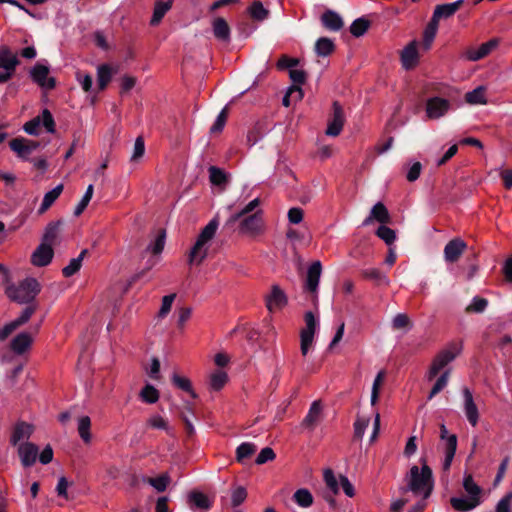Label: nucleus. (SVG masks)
I'll return each instance as SVG.
<instances>
[{"instance_id": "nucleus-31", "label": "nucleus", "mask_w": 512, "mask_h": 512, "mask_svg": "<svg viewBox=\"0 0 512 512\" xmlns=\"http://www.w3.org/2000/svg\"><path fill=\"white\" fill-rule=\"evenodd\" d=\"M32 340L33 337L31 334L22 332L11 341V349L16 354H22L30 347Z\"/></svg>"}, {"instance_id": "nucleus-7", "label": "nucleus", "mask_w": 512, "mask_h": 512, "mask_svg": "<svg viewBox=\"0 0 512 512\" xmlns=\"http://www.w3.org/2000/svg\"><path fill=\"white\" fill-rule=\"evenodd\" d=\"M305 327L300 332V350L306 356L313 346L318 322L311 311L305 313Z\"/></svg>"}, {"instance_id": "nucleus-22", "label": "nucleus", "mask_w": 512, "mask_h": 512, "mask_svg": "<svg viewBox=\"0 0 512 512\" xmlns=\"http://www.w3.org/2000/svg\"><path fill=\"white\" fill-rule=\"evenodd\" d=\"M33 433V426L26 422H18L15 424L10 442L13 446H19L23 442H27Z\"/></svg>"}, {"instance_id": "nucleus-25", "label": "nucleus", "mask_w": 512, "mask_h": 512, "mask_svg": "<svg viewBox=\"0 0 512 512\" xmlns=\"http://www.w3.org/2000/svg\"><path fill=\"white\" fill-rule=\"evenodd\" d=\"M450 503L456 511L467 512L479 506L481 499L471 496L453 497L451 498Z\"/></svg>"}, {"instance_id": "nucleus-10", "label": "nucleus", "mask_w": 512, "mask_h": 512, "mask_svg": "<svg viewBox=\"0 0 512 512\" xmlns=\"http://www.w3.org/2000/svg\"><path fill=\"white\" fill-rule=\"evenodd\" d=\"M43 125L47 132L54 133L55 132V122L51 112L48 109H44L42 111L41 116H37L32 120L26 122L23 126V129L29 135H38L39 127Z\"/></svg>"}, {"instance_id": "nucleus-62", "label": "nucleus", "mask_w": 512, "mask_h": 512, "mask_svg": "<svg viewBox=\"0 0 512 512\" xmlns=\"http://www.w3.org/2000/svg\"><path fill=\"white\" fill-rule=\"evenodd\" d=\"M144 153H145L144 139L141 136H139L136 138L135 143H134V148H133V152L131 155V161H133V162L138 161L139 159H141L143 157Z\"/></svg>"}, {"instance_id": "nucleus-55", "label": "nucleus", "mask_w": 512, "mask_h": 512, "mask_svg": "<svg viewBox=\"0 0 512 512\" xmlns=\"http://www.w3.org/2000/svg\"><path fill=\"white\" fill-rule=\"evenodd\" d=\"M384 377H385V372L382 370V371L378 372V374L376 375V377L374 379V382H373V385H372V390H371V400H370L371 401V405H373V406L378 401L380 387L382 385Z\"/></svg>"}, {"instance_id": "nucleus-48", "label": "nucleus", "mask_w": 512, "mask_h": 512, "mask_svg": "<svg viewBox=\"0 0 512 512\" xmlns=\"http://www.w3.org/2000/svg\"><path fill=\"white\" fill-rule=\"evenodd\" d=\"M365 278L374 280L379 285H388L389 279L377 268H368L362 272Z\"/></svg>"}, {"instance_id": "nucleus-49", "label": "nucleus", "mask_w": 512, "mask_h": 512, "mask_svg": "<svg viewBox=\"0 0 512 512\" xmlns=\"http://www.w3.org/2000/svg\"><path fill=\"white\" fill-rule=\"evenodd\" d=\"M146 482L151 485L156 491L163 492L166 490L168 484L170 483V477L167 473H164L155 478H147Z\"/></svg>"}, {"instance_id": "nucleus-2", "label": "nucleus", "mask_w": 512, "mask_h": 512, "mask_svg": "<svg viewBox=\"0 0 512 512\" xmlns=\"http://www.w3.org/2000/svg\"><path fill=\"white\" fill-rule=\"evenodd\" d=\"M405 486L400 488L404 495L411 492L414 497L426 500L433 490L432 470L423 463L422 467L414 465L404 477Z\"/></svg>"}, {"instance_id": "nucleus-27", "label": "nucleus", "mask_w": 512, "mask_h": 512, "mask_svg": "<svg viewBox=\"0 0 512 512\" xmlns=\"http://www.w3.org/2000/svg\"><path fill=\"white\" fill-rule=\"evenodd\" d=\"M322 25L330 31H339L342 29L344 23L341 16L332 10H327L321 16Z\"/></svg>"}, {"instance_id": "nucleus-63", "label": "nucleus", "mask_w": 512, "mask_h": 512, "mask_svg": "<svg viewBox=\"0 0 512 512\" xmlns=\"http://www.w3.org/2000/svg\"><path fill=\"white\" fill-rule=\"evenodd\" d=\"M496 512H512V492H508L502 497L495 508Z\"/></svg>"}, {"instance_id": "nucleus-29", "label": "nucleus", "mask_w": 512, "mask_h": 512, "mask_svg": "<svg viewBox=\"0 0 512 512\" xmlns=\"http://www.w3.org/2000/svg\"><path fill=\"white\" fill-rule=\"evenodd\" d=\"M173 0H157L154 5L153 15L150 20L151 26H157L172 8Z\"/></svg>"}, {"instance_id": "nucleus-42", "label": "nucleus", "mask_w": 512, "mask_h": 512, "mask_svg": "<svg viewBox=\"0 0 512 512\" xmlns=\"http://www.w3.org/2000/svg\"><path fill=\"white\" fill-rule=\"evenodd\" d=\"M248 12L250 16L256 21H263L269 15V11L259 1H254L248 8Z\"/></svg>"}, {"instance_id": "nucleus-15", "label": "nucleus", "mask_w": 512, "mask_h": 512, "mask_svg": "<svg viewBox=\"0 0 512 512\" xmlns=\"http://www.w3.org/2000/svg\"><path fill=\"white\" fill-rule=\"evenodd\" d=\"M466 248V242L460 237L451 239L444 247V260L447 263L457 262L465 252Z\"/></svg>"}, {"instance_id": "nucleus-9", "label": "nucleus", "mask_w": 512, "mask_h": 512, "mask_svg": "<svg viewBox=\"0 0 512 512\" xmlns=\"http://www.w3.org/2000/svg\"><path fill=\"white\" fill-rule=\"evenodd\" d=\"M49 74L50 67L42 62H37L29 71L32 81L45 90L54 89L56 86L55 78Z\"/></svg>"}, {"instance_id": "nucleus-34", "label": "nucleus", "mask_w": 512, "mask_h": 512, "mask_svg": "<svg viewBox=\"0 0 512 512\" xmlns=\"http://www.w3.org/2000/svg\"><path fill=\"white\" fill-rule=\"evenodd\" d=\"M114 71L111 66L102 64L97 68V84L99 90H104L112 79Z\"/></svg>"}, {"instance_id": "nucleus-24", "label": "nucleus", "mask_w": 512, "mask_h": 512, "mask_svg": "<svg viewBox=\"0 0 512 512\" xmlns=\"http://www.w3.org/2000/svg\"><path fill=\"white\" fill-rule=\"evenodd\" d=\"M322 416V405L320 401H314L305 416L302 426L309 429L314 430L317 424L320 422Z\"/></svg>"}, {"instance_id": "nucleus-23", "label": "nucleus", "mask_w": 512, "mask_h": 512, "mask_svg": "<svg viewBox=\"0 0 512 512\" xmlns=\"http://www.w3.org/2000/svg\"><path fill=\"white\" fill-rule=\"evenodd\" d=\"M373 221H377L382 224H386L390 221V215L382 202L376 203L371 211L369 216L363 221V226H367L371 224Z\"/></svg>"}, {"instance_id": "nucleus-16", "label": "nucleus", "mask_w": 512, "mask_h": 512, "mask_svg": "<svg viewBox=\"0 0 512 512\" xmlns=\"http://www.w3.org/2000/svg\"><path fill=\"white\" fill-rule=\"evenodd\" d=\"M449 100L441 97H432L427 100L426 114L430 119H438L450 110Z\"/></svg>"}, {"instance_id": "nucleus-11", "label": "nucleus", "mask_w": 512, "mask_h": 512, "mask_svg": "<svg viewBox=\"0 0 512 512\" xmlns=\"http://www.w3.org/2000/svg\"><path fill=\"white\" fill-rule=\"evenodd\" d=\"M263 229L264 221L261 210L244 217L239 224V233L247 236H257L263 232Z\"/></svg>"}, {"instance_id": "nucleus-35", "label": "nucleus", "mask_w": 512, "mask_h": 512, "mask_svg": "<svg viewBox=\"0 0 512 512\" xmlns=\"http://www.w3.org/2000/svg\"><path fill=\"white\" fill-rule=\"evenodd\" d=\"M86 254H87V249H84L80 252V254L76 258H72L69 261V264L62 269L63 275L65 277H71L74 274H76L80 270V268L82 266V262H83Z\"/></svg>"}, {"instance_id": "nucleus-41", "label": "nucleus", "mask_w": 512, "mask_h": 512, "mask_svg": "<svg viewBox=\"0 0 512 512\" xmlns=\"http://www.w3.org/2000/svg\"><path fill=\"white\" fill-rule=\"evenodd\" d=\"M90 427L91 419L89 416H81L78 419V433L85 443H89L91 441Z\"/></svg>"}, {"instance_id": "nucleus-37", "label": "nucleus", "mask_w": 512, "mask_h": 512, "mask_svg": "<svg viewBox=\"0 0 512 512\" xmlns=\"http://www.w3.org/2000/svg\"><path fill=\"white\" fill-rule=\"evenodd\" d=\"M63 191V185L59 184L56 187H54L52 190L48 191L43 198V201L41 203V206L39 208V212L43 213L45 212L60 196V194Z\"/></svg>"}, {"instance_id": "nucleus-47", "label": "nucleus", "mask_w": 512, "mask_h": 512, "mask_svg": "<svg viewBox=\"0 0 512 512\" xmlns=\"http://www.w3.org/2000/svg\"><path fill=\"white\" fill-rule=\"evenodd\" d=\"M140 398L145 403L154 404L159 399V392H158V390L154 386H152L150 384H147L141 390Z\"/></svg>"}, {"instance_id": "nucleus-53", "label": "nucleus", "mask_w": 512, "mask_h": 512, "mask_svg": "<svg viewBox=\"0 0 512 512\" xmlns=\"http://www.w3.org/2000/svg\"><path fill=\"white\" fill-rule=\"evenodd\" d=\"M488 306V301L482 297H474L471 303L466 307L467 313H482Z\"/></svg>"}, {"instance_id": "nucleus-58", "label": "nucleus", "mask_w": 512, "mask_h": 512, "mask_svg": "<svg viewBox=\"0 0 512 512\" xmlns=\"http://www.w3.org/2000/svg\"><path fill=\"white\" fill-rule=\"evenodd\" d=\"M175 298H176V294L175 293L166 295V296H164L162 298L161 307H160V310L158 312V317L159 318H165L169 314V312L171 311L172 304H173Z\"/></svg>"}, {"instance_id": "nucleus-43", "label": "nucleus", "mask_w": 512, "mask_h": 512, "mask_svg": "<svg viewBox=\"0 0 512 512\" xmlns=\"http://www.w3.org/2000/svg\"><path fill=\"white\" fill-rule=\"evenodd\" d=\"M370 27V22L369 20L361 17V18H358L356 20H354L350 26V33L354 36V37H361L363 36L367 30L369 29Z\"/></svg>"}, {"instance_id": "nucleus-59", "label": "nucleus", "mask_w": 512, "mask_h": 512, "mask_svg": "<svg viewBox=\"0 0 512 512\" xmlns=\"http://www.w3.org/2000/svg\"><path fill=\"white\" fill-rule=\"evenodd\" d=\"M172 382L174 385H176L178 388L188 392L191 394L192 397H196L195 392L192 390L191 382L189 379L185 377H181L177 374H173L172 376Z\"/></svg>"}, {"instance_id": "nucleus-4", "label": "nucleus", "mask_w": 512, "mask_h": 512, "mask_svg": "<svg viewBox=\"0 0 512 512\" xmlns=\"http://www.w3.org/2000/svg\"><path fill=\"white\" fill-rule=\"evenodd\" d=\"M39 291L40 285L37 280L27 278L18 285L9 286L6 290V294L12 301L23 304L31 302Z\"/></svg>"}, {"instance_id": "nucleus-39", "label": "nucleus", "mask_w": 512, "mask_h": 512, "mask_svg": "<svg viewBox=\"0 0 512 512\" xmlns=\"http://www.w3.org/2000/svg\"><path fill=\"white\" fill-rule=\"evenodd\" d=\"M463 488L471 497H477L481 499L482 489L481 487L474 481L471 474H465L463 478Z\"/></svg>"}, {"instance_id": "nucleus-33", "label": "nucleus", "mask_w": 512, "mask_h": 512, "mask_svg": "<svg viewBox=\"0 0 512 512\" xmlns=\"http://www.w3.org/2000/svg\"><path fill=\"white\" fill-rule=\"evenodd\" d=\"M314 49L317 56L327 57L335 50V44L330 38L321 37L316 41Z\"/></svg>"}, {"instance_id": "nucleus-61", "label": "nucleus", "mask_w": 512, "mask_h": 512, "mask_svg": "<svg viewBox=\"0 0 512 512\" xmlns=\"http://www.w3.org/2000/svg\"><path fill=\"white\" fill-rule=\"evenodd\" d=\"M228 115L227 107H224L221 112L218 114L214 124L210 128L211 133H219L223 130Z\"/></svg>"}, {"instance_id": "nucleus-64", "label": "nucleus", "mask_w": 512, "mask_h": 512, "mask_svg": "<svg viewBox=\"0 0 512 512\" xmlns=\"http://www.w3.org/2000/svg\"><path fill=\"white\" fill-rule=\"evenodd\" d=\"M392 326L394 329H406L411 326L409 317L404 313L397 314L392 320Z\"/></svg>"}, {"instance_id": "nucleus-14", "label": "nucleus", "mask_w": 512, "mask_h": 512, "mask_svg": "<svg viewBox=\"0 0 512 512\" xmlns=\"http://www.w3.org/2000/svg\"><path fill=\"white\" fill-rule=\"evenodd\" d=\"M266 307L271 313L282 310L288 303L286 293L279 285H272L271 291L265 296Z\"/></svg>"}, {"instance_id": "nucleus-45", "label": "nucleus", "mask_w": 512, "mask_h": 512, "mask_svg": "<svg viewBox=\"0 0 512 512\" xmlns=\"http://www.w3.org/2000/svg\"><path fill=\"white\" fill-rule=\"evenodd\" d=\"M260 204V200L258 198L253 199L247 205L243 207L239 212L230 216L228 223H235L240 220L242 217L248 215L253 212Z\"/></svg>"}, {"instance_id": "nucleus-5", "label": "nucleus", "mask_w": 512, "mask_h": 512, "mask_svg": "<svg viewBox=\"0 0 512 512\" xmlns=\"http://www.w3.org/2000/svg\"><path fill=\"white\" fill-rule=\"evenodd\" d=\"M19 65V59L16 53L7 45L0 46V83L8 82L14 75L17 66Z\"/></svg>"}, {"instance_id": "nucleus-6", "label": "nucleus", "mask_w": 512, "mask_h": 512, "mask_svg": "<svg viewBox=\"0 0 512 512\" xmlns=\"http://www.w3.org/2000/svg\"><path fill=\"white\" fill-rule=\"evenodd\" d=\"M323 478L327 488L334 494H338L340 490V486L342 487L343 492L348 497H353L355 495V489L349 479L340 475L339 479L335 476L332 469L327 468L323 471Z\"/></svg>"}, {"instance_id": "nucleus-38", "label": "nucleus", "mask_w": 512, "mask_h": 512, "mask_svg": "<svg viewBox=\"0 0 512 512\" xmlns=\"http://www.w3.org/2000/svg\"><path fill=\"white\" fill-rule=\"evenodd\" d=\"M256 450V445L251 442L241 443L236 449V460L239 463H244V461L250 458Z\"/></svg>"}, {"instance_id": "nucleus-52", "label": "nucleus", "mask_w": 512, "mask_h": 512, "mask_svg": "<svg viewBox=\"0 0 512 512\" xmlns=\"http://www.w3.org/2000/svg\"><path fill=\"white\" fill-rule=\"evenodd\" d=\"M370 423V417L369 416H357V419L354 423V435L358 439H362L367 427Z\"/></svg>"}, {"instance_id": "nucleus-26", "label": "nucleus", "mask_w": 512, "mask_h": 512, "mask_svg": "<svg viewBox=\"0 0 512 512\" xmlns=\"http://www.w3.org/2000/svg\"><path fill=\"white\" fill-rule=\"evenodd\" d=\"M464 0H457L452 3L437 5L432 16V20L438 23L441 18H449L456 13V11L463 4Z\"/></svg>"}, {"instance_id": "nucleus-51", "label": "nucleus", "mask_w": 512, "mask_h": 512, "mask_svg": "<svg viewBox=\"0 0 512 512\" xmlns=\"http://www.w3.org/2000/svg\"><path fill=\"white\" fill-rule=\"evenodd\" d=\"M228 380L227 373L224 371H215L210 376V386L214 390H220Z\"/></svg>"}, {"instance_id": "nucleus-3", "label": "nucleus", "mask_w": 512, "mask_h": 512, "mask_svg": "<svg viewBox=\"0 0 512 512\" xmlns=\"http://www.w3.org/2000/svg\"><path fill=\"white\" fill-rule=\"evenodd\" d=\"M219 222L216 218L210 220V222L202 229L198 238L190 250L189 253V264L199 265L207 257L209 242L214 238L218 229Z\"/></svg>"}, {"instance_id": "nucleus-28", "label": "nucleus", "mask_w": 512, "mask_h": 512, "mask_svg": "<svg viewBox=\"0 0 512 512\" xmlns=\"http://www.w3.org/2000/svg\"><path fill=\"white\" fill-rule=\"evenodd\" d=\"M187 503L191 509L209 510L211 501L202 492L191 491L187 496Z\"/></svg>"}, {"instance_id": "nucleus-20", "label": "nucleus", "mask_w": 512, "mask_h": 512, "mask_svg": "<svg viewBox=\"0 0 512 512\" xmlns=\"http://www.w3.org/2000/svg\"><path fill=\"white\" fill-rule=\"evenodd\" d=\"M18 455L24 467L32 466L37 459L38 447L31 442H23L17 446Z\"/></svg>"}, {"instance_id": "nucleus-1", "label": "nucleus", "mask_w": 512, "mask_h": 512, "mask_svg": "<svg viewBox=\"0 0 512 512\" xmlns=\"http://www.w3.org/2000/svg\"><path fill=\"white\" fill-rule=\"evenodd\" d=\"M461 351V343H450L433 358L426 374V378L428 381H432L439 373H441V375L435 381L428 395L429 400L435 397L448 385L451 375V368L448 367V365L453 362L458 355H460Z\"/></svg>"}, {"instance_id": "nucleus-32", "label": "nucleus", "mask_w": 512, "mask_h": 512, "mask_svg": "<svg viewBox=\"0 0 512 512\" xmlns=\"http://www.w3.org/2000/svg\"><path fill=\"white\" fill-rule=\"evenodd\" d=\"M9 146L11 150L23 160H28L29 156L32 154L30 152V148L26 144V138H15L10 141Z\"/></svg>"}, {"instance_id": "nucleus-17", "label": "nucleus", "mask_w": 512, "mask_h": 512, "mask_svg": "<svg viewBox=\"0 0 512 512\" xmlns=\"http://www.w3.org/2000/svg\"><path fill=\"white\" fill-rule=\"evenodd\" d=\"M345 116L341 105L338 102L333 103V115L332 118L328 122V126L326 129V134L328 136L336 137L338 136L344 126Z\"/></svg>"}, {"instance_id": "nucleus-54", "label": "nucleus", "mask_w": 512, "mask_h": 512, "mask_svg": "<svg viewBox=\"0 0 512 512\" xmlns=\"http://www.w3.org/2000/svg\"><path fill=\"white\" fill-rule=\"evenodd\" d=\"M377 236L382 239L387 245L391 246L396 240V233L393 229L381 225L376 232Z\"/></svg>"}, {"instance_id": "nucleus-19", "label": "nucleus", "mask_w": 512, "mask_h": 512, "mask_svg": "<svg viewBox=\"0 0 512 512\" xmlns=\"http://www.w3.org/2000/svg\"><path fill=\"white\" fill-rule=\"evenodd\" d=\"M322 273V265L320 261H314L307 270L305 281V290L316 295L320 277Z\"/></svg>"}, {"instance_id": "nucleus-46", "label": "nucleus", "mask_w": 512, "mask_h": 512, "mask_svg": "<svg viewBox=\"0 0 512 512\" xmlns=\"http://www.w3.org/2000/svg\"><path fill=\"white\" fill-rule=\"evenodd\" d=\"M165 238V231H160L155 239L148 245L146 251L152 253L153 255L161 254L165 246Z\"/></svg>"}, {"instance_id": "nucleus-44", "label": "nucleus", "mask_w": 512, "mask_h": 512, "mask_svg": "<svg viewBox=\"0 0 512 512\" xmlns=\"http://www.w3.org/2000/svg\"><path fill=\"white\" fill-rule=\"evenodd\" d=\"M294 501L301 507H310L313 503V496L307 489H298L293 495Z\"/></svg>"}, {"instance_id": "nucleus-50", "label": "nucleus", "mask_w": 512, "mask_h": 512, "mask_svg": "<svg viewBox=\"0 0 512 512\" xmlns=\"http://www.w3.org/2000/svg\"><path fill=\"white\" fill-rule=\"evenodd\" d=\"M93 192H94L93 185L92 184L88 185L82 199L75 207V210H74L75 216H80L83 213V211L86 209V207L88 206L89 202L92 199Z\"/></svg>"}, {"instance_id": "nucleus-21", "label": "nucleus", "mask_w": 512, "mask_h": 512, "mask_svg": "<svg viewBox=\"0 0 512 512\" xmlns=\"http://www.w3.org/2000/svg\"><path fill=\"white\" fill-rule=\"evenodd\" d=\"M54 251L50 244L42 243L37 247L31 256V262L34 266L43 267L48 265L53 258Z\"/></svg>"}, {"instance_id": "nucleus-12", "label": "nucleus", "mask_w": 512, "mask_h": 512, "mask_svg": "<svg viewBox=\"0 0 512 512\" xmlns=\"http://www.w3.org/2000/svg\"><path fill=\"white\" fill-rule=\"evenodd\" d=\"M440 438L441 440H445V448H444V461H443V470L447 471L450 469L453 458L457 449V436L455 434H448V429L445 424L440 425Z\"/></svg>"}, {"instance_id": "nucleus-60", "label": "nucleus", "mask_w": 512, "mask_h": 512, "mask_svg": "<svg viewBox=\"0 0 512 512\" xmlns=\"http://www.w3.org/2000/svg\"><path fill=\"white\" fill-rule=\"evenodd\" d=\"M209 178L214 185H222L226 182V174L215 166L209 168Z\"/></svg>"}, {"instance_id": "nucleus-18", "label": "nucleus", "mask_w": 512, "mask_h": 512, "mask_svg": "<svg viewBox=\"0 0 512 512\" xmlns=\"http://www.w3.org/2000/svg\"><path fill=\"white\" fill-rule=\"evenodd\" d=\"M418 42L412 41L406 45L400 55L402 67L405 70L415 68L419 63Z\"/></svg>"}, {"instance_id": "nucleus-36", "label": "nucleus", "mask_w": 512, "mask_h": 512, "mask_svg": "<svg viewBox=\"0 0 512 512\" xmlns=\"http://www.w3.org/2000/svg\"><path fill=\"white\" fill-rule=\"evenodd\" d=\"M465 100L471 105H484L487 103L485 95V87L478 86L477 88L465 94Z\"/></svg>"}, {"instance_id": "nucleus-13", "label": "nucleus", "mask_w": 512, "mask_h": 512, "mask_svg": "<svg viewBox=\"0 0 512 512\" xmlns=\"http://www.w3.org/2000/svg\"><path fill=\"white\" fill-rule=\"evenodd\" d=\"M463 397V411L464 414L472 427H475L480 418L479 410L476 405L474 396L472 391L468 387H463L462 390Z\"/></svg>"}, {"instance_id": "nucleus-56", "label": "nucleus", "mask_w": 512, "mask_h": 512, "mask_svg": "<svg viewBox=\"0 0 512 512\" xmlns=\"http://www.w3.org/2000/svg\"><path fill=\"white\" fill-rule=\"evenodd\" d=\"M247 498V491L243 486H237L231 491V505L240 506Z\"/></svg>"}, {"instance_id": "nucleus-8", "label": "nucleus", "mask_w": 512, "mask_h": 512, "mask_svg": "<svg viewBox=\"0 0 512 512\" xmlns=\"http://www.w3.org/2000/svg\"><path fill=\"white\" fill-rule=\"evenodd\" d=\"M498 44L499 42L497 39H490L479 46H468L462 50L460 58L470 62L479 61L487 57L494 49H496Z\"/></svg>"}, {"instance_id": "nucleus-57", "label": "nucleus", "mask_w": 512, "mask_h": 512, "mask_svg": "<svg viewBox=\"0 0 512 512\" xmlns=\"http://www.w3.org/2000/svg\"><path fill=\"white\" fill-rule=\"evenodd\" d=\"M147 425L153 429H160L169 432L168 422L158 414L150 416L147 420Z\"/></svg>"}, {"instance_id": "nucleus-40", "label": "nucleus", "mask_w": 512, "mask_h": 512, "mask_svg": "<svg viewBox=\"0 0 512 512\" xmlns=\"http://www.w3.org/2000/svg\"><path fill=\"white\" fill-rule=\"evenodd\" d=\"M438 30V23L431 19L423 32V45L426 50L430 49Z\"/></svg>"}, {"instance_id": "nucleus-30", "label": "nucleus", "mask_w": 512, "mask_h": 512, "mask_svg": "<svg viewBox=\"0 0 512 512\" xmlns=\"http://www.w3.org/2000/svg\"><path fill=\"white\" fill-rule=\"evenodd\" d=\"M212 30H213L214 36L218 40H221L224 42L230 41V27L224 18H222V17L215 18L212 22Z\"/></svg>"}]
</instances>
